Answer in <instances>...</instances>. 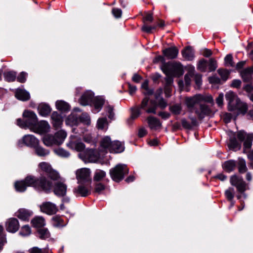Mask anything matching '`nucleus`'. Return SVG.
<instances>
[{
    "label": "nucleus",
    "mask_w": 253,
    "mask_h": 253,
    "mask_svg": "<svg viewBox=\"0 0 253 253\" xmlns=\"http://www.w3.org/2000/svg\"><path fill=\"white\" fill-rule=\"evenodd\" d=\"M225 98L228 101V108L230 111L235 112L236 116L240 114H245L248 110L247 104L242 102L235 93L229 91L225 94Z\"/></svg>",
    "instance_id": "nucleus-1"
},
{
    "label": "nucleus",
    "mask_w": 253,
    "mask_h": 253,
    "mask_svg": "<svg viewBox=\"0 0 253 253\" xmlns=\"http://www.w3.org/2000/svg\"><path fill=\"white\" fill-rule=\"evenodd\" d=\"M125 146L123 143L118 141H112L108 136L102 137L100 142V152L102 153L109 152L113 153H119L123 152Z\"/></svg>",
    "instance_id": "nucleus-2"
},
{
    "label": "nucleus",
    "mask_w": 253,
    "mask_h": 253,
    "mask_svg": "<svg viewBox=\"0 0 253 253\" xmlns=\"http://www.w3.org/2000/svg\"><path fill=\"white\" fill-rule=\"evenodd\" d=\"M24 181L27 187L32 186L40 191L48 192L51 189L52 186L51 182L47 181L43 177L38 178L34 176L29 175L27 176Z\"/></svg>",
    "instance_id": "nucleus-3"
},
{
    "label": "nucleus",
    "mask_w": 253,
    "mask_h": 253,
    "mask_svg": "<svg viewBox=\"0 0 253 253\" xmlns=\"http://www.w3.org/2000/svg\"><path fill=\"white\" fill-rule=\"evenodd\" d=\"M23 120H17V126L23 128H29L31 131L34 128L38 122L37 115L33 111L25 110L23 113Z\"/></svg>",
    "instance_id": "nucleus-4"
},
{
    "label": "nucleus",
    "mask_w": 253,
    "mask_h": 253,
    "mask_svg": "<svg viewBox=\"0 0 253 253\" xmlns=\"http://www.w3.org/2000/svg\"><path fill=\"white\" fill-rule=\"evenodd\" d=\"M128 172V169L124 164H118L110 170V176L112 179L116 182L122 180Z\"/></svg>",
    "instance_id": "nucleus-5"
},
{
    "label": "nucleus",
    "mask_w": 253,
    "mask_h": 253,
    "mask_svg": "<svg viewBox=\"0 0 253 253\" xmlns=\"http://www.w3.org/2000/svg\"><path fill=\"white\" fill-rule=\"evenodd\" d=\"M230 183L231 185L236 187L237 191L240 193L237 196L238 199L241 201L242 198H247V195L244 193L246 190V184L242 177L236 175L232 176L230 178Z\"/></svg>",
    "instance_id": "nucleus-6"
},
{
    "label": "nucleus",
    "mask_w": 253,
    "mask_h": 253,
    "mask_svg": "<svg viewBox=\"0 0 253 253\" xmlns=\"http://www.w3.org/2000/svg\"><path fill=\"white\" fill-rule=\"evenodd\" d=\"M103 154L95 152L92 149H86L84 152L79 154V157L84 163H95L103 157Z\"/></svg>",
    "instance_id": "nucleus-7"
},
{
    "label": "nucleus",
    "mask_w": 253,
    "mask_h": 253,
    "mask_svg": "<svg viewBox=\"0 0 253 253\" xmlns=\"http://www.w3.org/2000/svg\"><path fill=\"white\" fill-rule=\"evenodd\" d=\"M162 69L168 77H171L175 76L176 72L181 71L182 67L179 62H169L164 64Z\"/></svg>",
    "instance_id": "nucleus-8"
},
{
    "label": "nucleus",
    "mask_w": 253,
    "mask_h": 253,
    "mask_svg": "<svg viewBox=\"0 0 253 253\" xmlns=\"http://www.w3.org/2000/svg\"><path fill=\"white\" fill-rule=\"evenodd\" d=\"M76 178L78 183L89 182L91 178V170L88 168H81L76 171Z\"/></svg>",
    "instance_id": "nucleus-9"
},
{
    "label": "nucleus",
    "mask_w": 253,
    "mask_h": 253,
    "mask_svg": "<svg viewBox=\"0 0 253 253\" xmlns=\"http://www.w3.org/2000/svg\"><path fill=\"white\" fill-rule=\"evenodd\" d=\"M38 144H39V140L34 135L31 134L25 135L18 142V145L20 147L25 145L34 148Z\"/></svg>",
    "instance_id": "nucleus-10"
},
{
    "label": "nucleus",
    "mask_w": 253,
    "mask_h": 253,
    "mask_svg": "<svg viewBox=\"0 0 253 253\" xmlns=\"http://www.w3.org/2000/svg\"><path fill=\"white\" fill-rule=\"evenodd\" d=\"M237 135L240 141H245L244 143L245 150L251 147L253 140V134H247L244 131H240L238 132Z\"/></svg>",
    "instance_id": "nucleus-11"
},
{
    "label": "nucleus",
    "mask_w": 253,
    "mask_h": 253,
    "mask_svg": "<svg viewBox=\"0 0 253 253\" xmlns=\"http://www.w3.org/2000/svg\"><path fill=\"white\" fill-rule=\"evenodd\" d=\"M67 146L71 149L78 152H82L85 148L84 144L79 141L75 136H71L70 140L66 144Z\"/></svg>",
    "instance_id": "nucleus-12"
},
{
    "label": "nucleus",
    "mask_w": 253,
    "mask_h": 253,
    "mask_svg": "<svg viewBox=\"0 0 253 253\" xmlns=\"http://www.w3.org/2000/svg\"><path fill=\"white\" fill-rule=\"evenodd\" d=\"M41 211L49 215L55 214L58 211L56 206L50 202H45L40 206Z\"/></svg>",
    "instance_id": "nucleus-13"
},
{
    "label": "nucleus",
    "mask_w": 253,
    "mask_h": 253,
    "mask_svg": "<svg viewBox=\"0 0 253 253\" xmlns=\"http://www.w3.org/2000/svg\"><path fill=\"white\" fill-rule=\"evenodd\" d=\"M50 129V126L47 121H41L39 122H37L32 131L35 133L42 134L48 132Z\"/></svg>",
    "instance_id": "nucleus-14"
},
{
    "label": "nucleus",
    "mask_w": 253,
    "mask_h": 253,
    "mask_svg": "<svg viewBox=\"0 0 253 253\" xmlns=\"http://www.w3.org/2000/svg\"><path fill=\"white\" fill-rule=\"evenodd\" d=\"M94 93L90 90H87L81 97L79 103L83 106L91 105L94 99Z\"/></svg>",
    "instance_id": "nucleus-15"
},
{
    "label": "nucleus",
    "mask_w": 253,
    "mask_h": 253,
    "mask_svg": "<svg viewBox=\"0 0 253 253\" xmlns=\"http://www.w3.org/2000/svg\"><path fill=\"white\" fill-rule=\"evenodd\" d=\"M5 227L8 232L15 233L19 229V221L15 218H9L5 223Z\"/></svg>",
    "instance_id": "nucleus-16"
},
{
    "label": "nucleus",
    "mask_w": 253,
    "mask_h": 253,
    "mask_svg": "<svg viewBox=\"0 0 253 253\" xmlns=\"http://www.w3.org/2000/svg\"><path fill=\"white\" fill-rule=\"evenodd\" d=\"M67 192V185L62 181H57L55 183L54 192L58 196H64Z\"/></svg>",
    "instance_id": "nucleus-17"
},
{
    "label": "nucleus",
    "mask_w": 253,
    "mask_h": 253,
    "mask_svg": "<svg viewBox=\"0 0 253 253\" xmlns=\"http://www.w3.org/2000/svg\"><path fill=\"white\" fill-rule=\"evenodd\" d=\"M229 141L228 143L229 148L234 151L239 150L241 148V144L236 140L235 133L231 131L229 133Z\"/></svg>",
    "instance_id": "nucleus-18"
},
{
    "label": "nucleus",
    "mask_w": 253,
    "mask_h": 253,
    "mask_svg": "<svg viewBox=\"0 0 253 253\" xmlns=\"http://www.w3.org/2000/svg\"><path fill=\"white\" fill-rule=\"evenodd\" d=\"M52 120L51 123L55 129H58L61 127L63 124V118L57 112H53L51 116Z\"/></svg>",
    "instance_id": "nucleus-19"
},
{
    "label": "nucleus",
    "mask_w": 253,
    "mask_h": 253,
    "mask_svg": "<svg viewBox=\"0 0 253 253\" xmlns=\"http://www.w3.org/2000/svg\"><path fill=\"white\" fill-rule=\"evenodd\" d=\"M80 111V110L79 108H75L74 109L73 112L66 120V124L67 125L74 126L78 124L80 120L75 114V112Z\"/></svg>",
    "instance_id": "nucleus-20"
},
{
    "label": "nucleus",
    "mask_w": 253,
    "mask_h": 253,
    "mask_svg": "<svg viewBox=\"0 0 253 253\" xmlns=\"http://www.w3.org/2000/svg\"><path fill=\"white\" fill-rule=\"evenodd\" d=\"M104 103L105 99L103 96H98L94 98L91 104L94 107L95 113H98L101 110Z\"/></svg>",
    "instance_id": "nucleus-21"
},
{
    "label": "nucleus",
    "mask_w": 253,
    "mask_h": 253,
    "mask_svg": "<svg viewBox=\"0 0 253 253\" xmlns=\"http://www.w3.org/2000/svg\"><path fill=\"white\" fill-rule=\"evenodd\" d=\"M32 214V211L25 209H20L16 212V216L23 221H28Z\"/></svg>",
    "instance_id": "nucleus-22"
},
{
    "label": "nucleus",
    "mask_w": 253,
    "mask_h": 253,
    "mask_svg": "<svg viewBox=\"0 0 253 253\" xmlns=\"http://www.w3.org/2000/svg\"><path fill=\"white\" fill-rule=\"evenodd\" d=\"M38 110L40 115L45 117L51 113V108L48 104L41 103L38 105Z\"/></svg>",
    "instance_id": "nucleus-23"
},
{
    "label": "nucleus",
    "mask_w": 253,
    "mask_h": 253,
    "mask_svg": "<svg viewBox=\"0 0 253 253\" xmlns=\"http://www.w3.org/2000/svg\"><path fill=\"white\" fill-rule=\"evenodd\" d=\"M163 54L169 59H173L177 57L178 53V49L175 47H169L163 50Z\"/></svg>",
    "instance_id": "nucleus-24"
},
{
    "label": "nucleus",
    "mask_w": 253,
    "mask_h": 253,
    "mask_svg": "<svg viewBox=\"0 0 253 253\" xmlns=\"http://www.w3.org/2000/svg\"><path fill=\"white\" fill-rule=\"evenodd\" d=\"M147 122L149 127L152 130H157L161 128V123L160 121L153 117H149L147 119Z\"/></svg>",
    "instance_id": "nucleus-25"
},
{
    "label": "nucleus",
    "mask_w": 253,
    "mask_h": 253,
    "mask_svg": "<svg viewBox=\"0 0 253 253\" xmlns=\"http://www.w3.org/2000/svg\"><path fill=\"white\" fill-rule=\"evenodd\" d=\"M43 142L45 145L49 147L54 145H59L58 141L56 139L55 137L53 135H45L42 139Z\"/></svg>",
    "instance_id": "nucleus-26"
},
{
    "label": "nucleus",
    "mask_w": 253,
    "mask_h": 253,
    "mask_svg": "<svg viewBox=\"0 0 253 253\" xmlns=\"http://www.w3.org/2000/svg\"><path fill=\"white\" fill-rule=\"evenodd\" d=\"M198 94L191 97H186L185 99V104L187 108L189 109H192L195 104L200 102Z\"/></svg>",
    "instance_id": "nucleus-27"
},
{
    "label": "nucleus",
    "mask_w": 253,
    "mask_h": 253,
    "mask_svg": "<svg viewBox=\"0 0 253 253\" xmlns=\"http://www.w3.org/2000/svg\"><path fill=\"white\" fill-rule=\"evenodd\" d=\"M15 97L19 100L26 101L30 99V95L29 93L25 89L18 88L15 92Z\"/></svg>",
    "instance_id": "nucleus-28"
},
{
    "label": "nucleus",
    "mask_w": 253,
    "mask_h": 253,
    "mask_svg": "<svg viewBox=\"0 0 253 253\" xmlns=\"http://www.w3.org/2000/svg\"><path fill=\"white\" fill-rule=\"evenodd\" d=\"M55 106L57 109L63 112H68L70 109L69 104L63 100H57L55 103Z\"/></svg>",
    "instance_id": "nucleus-29"
},
{
    "label": "nucleus",
    "mask_w": 253,
    "mask_h": 253,
    "mask_svg": "<svg viewBox=\"0 0 253 253\" xmlns=\"http://www.w3.org/2000/svg\"><path fill=\"white\" fill-rule=\"evenodd\" d=\"M210 112V109L205 105H201L199 110L196 111V113L200 119H203L205 116L209 115Z\"/></svg>",
    "instance_id": "nucleus-30"
},
{
    "label": "nucleus",
    "mask_w": 253,
    "mask_h": 253,
    "mask_svg": "<svg viewBox=\"0 0 253 253\" xmlns=\"http://www.w3.org/2000/svg\"><path fill=\"white\" fill-rule=\"evenodd\" d=\"M74 192L83 197H85L90 193V190L86 186L80 184L75 189Z\"/></svg>",
    "instance_id": "nucleus-31"
},
{
    "label": "nucleus",
    "mask_w": 253,
    "mask_h": 253,
    "mask_svg": "<svg viewBox=\"0 0 253 253\" xmlns=\"http://www.w3.org/2000/svg\"><path fill=\"white\" fill-rule=\"evenodd\" d=\"M183 57L187 60H192L194 58V52L190 46L187 47L182 51Z\"/></svg>",
    "instance_id": "nucleus-32"
},
{
    "label": "nucleus",
    "mask_w": 253,
    "mask_h": 253,
    "mask_svg": "<svg viewBox=\"0 0 253 253\" xmlns=\"http://www.w3.org/2000/svg\"><path fill=\"white\" fill-rule=\"evenodd\" d=\"M33 226L36 228H40L45 225L44 219L42 216H36L31 220Z\"/></svg>",
    "instance_id": "nucleus-33"
},
{
    "label": "nucleus",
    "mask_w": 253,
    "mask_h": 253,
    "mask_svg": "<svg viewBox=\"0 0 253 253\" xmlns=\"http://www.w3.org/2000/svg\"><path fill=\"white\" fill-rule=\"evenodd\" d=\"M195 68L194 66H188V72L185 76V82L187 85H190L191 83V78L193 77L194 75Z\"/></svg>",
    "instance_id": "nucleus-34"
},
{
    "label": "nucleus",
    "mask_w": 253,
    "mask_h": 253,
    "mask_svg": "<svg viewBox=\"0 0 253 253\" xmlns=\"http://www.w3.org/2000/svg\"><path fill=\"white\" fill-rule=\"evenodd\" d=\"M35 153L40 157H44L49 154V151L42 147L37 145L34 148Z\"/></svg>",
    "instance_id": "nucleus-35"
},
{
    "label": "nucleus",
    "mask_w": 253,
    "mask_h": 253,
    "mask_svg": "<svg viewBox=\"0 0 253 253\" xmlns=\"http://www.w3.org/2000/svg\"><path fill=\"white\" fill-rule=\"evenodd\" d=\"M236 163L233 160H229L224 163L222 165L224 169L230 172L234 169L236 167Z\"/></svg>",
    "instance_id": "nucleus-36"
},
{
    "label": "nucleus",
    "mask_w": 253,
    "mask_h": 253,
    "mask_svg": "<svg viewBox=\"0 0 253 253\" xmlns=\"http://www.w3.org/2000/svg\"><path fill=\"white\" fill-rule=\"evenodd\" d=\"M252 74L251 69H250L249 68L245 69L241 72V76L245 82H250Z\"/></svg>",
    "instance_id": "nucleus-37"
},
{
    "label": "nucleus",
    "mask_w": 253,
    "mask_h": 253,
    "mask_svg": "<svg viewBox=\"0 0 253 253\" xmlns=\"http://www.w3.org/2000/svg\"><path fill=\"white\" fill-rule=\"evenodd\" d=\"M54 136L56 139L58 141V143L59 145L64 141L67 136V133L64 130H61L55 133Z\"/></svg>",
    "instance_id": "nucleus-38"
},
{
    "label": "nucleus",
    "mask_w": 253,
    "mask_h": 253,
    "mask_svg": "<svg viewBox=\"0 0 253 253\" xmlns=\"http://www.w3.org/2000/svg\"><path fill=\"white\" fill-rule=\"evenodd\" d=\"M14 187L16 191L19 192H24L27 187L24 180L15 182Z\"/></svg>",
    "instance_id": "nucleus-39"
},
{
    "label": "nucleus",
    "mask_w": 253,
    "mask_h": 253,
    "mask_svg": "<svg viewBox=\"0 0 253 253\" xmlns=\"http://www.w3.org/2000/svg\"><path fill=\"white\" fill-rule=\"evenodd\" d=\"M54 152L57 156L62 158H68L70 155L69 152L61 148L54 149Z\"/></svg>",
    "instance_id": "nucleus-40"
},
{
    "label": "nucleus",
    "mask_w": 253,
    "mask_h": 253,
    "mask_svg": "<svg viewBox=\"0 0 253 253\" xmlns=\"http://www.w3.org/2000/svg\"><path fill=\"white\" fill-rule=\"evenodd\" d=\"M16 77V73L13 71H7L4 73V79L7 82L14 81Z\"/></svg>",
    "instance_id": "nucleus-41"
},
{
    "label": "nucleus",
    "mask_w": 253,
    "mask_h": 253,
    "mask_svg": "<svg viewBox=\"0 0 253 253\" xmlns=\"http://www.w3.org/2000/svg\"><path fill=\"white\" fill-rule=\"evenodd\" d=\"M238 169L240 173H244L247 170L246 163L244 159L241 158L238 159Z\"/></svg>",
    "instance_id": "nucleus-42"
},
{
    "label": "nucleus",
    "mask_w": 253,
    "mask_h": 253,
    "mask_svg": "<svg viewBox=\"0 0 253 253\" xmlns=\"http://www.w3.org/2000/svg\"><path fill=\"white\" fill-rule=\"evenodd\" d=\"M105 110L109 119L112 120L115 118V113L114 112V108L112 106L108 105L105 108Z\"/></svg>",
    "instance_id": "nucleus-43"
},
{
    "label": "nucleus",
    "mask_w": 253,
    "mask_h": 253,
    "mask_svg": "<svg viewBox=\"0 0 253 253\" xmlns=\"http://www.w3.org/2000/svg\"><path fill=\"white\" fill-rule=\"evenodd\" d=\"M226 197L228 200L232 202L231 206L234 205V203L232 202V200L234 196V189L233 188H229L227 189L225 192Z\"/></svg>",
    "instance_id": "nucleus-44"
},
{
    "label": "nucleus",
    "mask_w": 253,
    "mask_h": 253,
    "mask_svg": "<svg viewBox=\"0 0 253 253\" xmlns=\"http://www.w3.org/2000/svg\"><path fill=\"white\" fill-rule=\"evenodd\" d=\"M53 225L55 227H60L66 225V223H63V220L59 216H54L52 217Z\"/></svg>",
    "instance_id": "nucleus-45"
},
{
    "label": "nucleus",
    "mask_w": 253,
    "mask_h": 253,
    "mask_svg": "<svg viewBox=\"0 0 253 253\" xmlns=\"http://www.w3.org/2000/svg\"><path fill=\"white\" fill-rule=\"evenodd\" d=\"M39 167L42 170L44 171L46 173L48 172H50L52 169L51 166L48 163L44 162L40 163L39 165Z\"/></svg>",
    "instance_id": "nucleus-46"
},
{
    "label": "nucleus",
    "mask_w": 253,
    "mask_h": 253,
    "mask_svg": "<svg viewBox=\"0 0 253 253\" xmlns=\"http://www.w3.org/2000/svg\"><path fill=\"white\" fill-rule=\"evenodd\" d=\"M39 237L42 239H45L49 237L50 233L46 228L41 229L38 230Z\"/></svg>",
    "instance_id": "nucleus-47"
},
{
    "label": "nucleus",
    "mask_w": 253,
    "mask_h": 253,
    "mask_svg": "<svg viewBox=\"0 0 253 253\" xmlns=\"http://www.w3.org/2000/svg\"><path fill=\"white\" fill-rule=\"evenodd\" d=\"M105 175L106 173L103 170L100 169L96 170L94 174V179L96 181L101 180Z\"/></svg>",
    "instance_id": "nucleus-48"
},
{
    "label": "nucleus",
    "mask_w": 253,
    "mask_h": 253,
    "mask_svg": "<svg viewBox=\"0 0 253 253\" xmlns=\"http://www.w3.org/2000/svg\"><path fill=\"white\" fill-rule=\"evenodd\" d=\"M31 233V230L29 225L23 226L21 229L19 233L20 235L22 236L25 237L29 236Z\"/></svg>",
    "instance_id": "nucleus-49"
},
{
    "label": "nucleus",
    "mask_w": 253,
    "mask_h": 253,
    "mask_svg": "<svg viewBox=\"0 0 253 253\" xmlns=\"http://www.w3.org/2000/svg\"><path fill=\"white\" fill-rule=\"evenodd\" d=\"M170 111L175 115L179 114L181 111L182 108L180 104H175L169 107Z\"/></svg>",
    "instance_id": "nucleus-50"
},
{
    "label": "nucleus",
    "mask_w": 253,
    "mask_h": 253,
    "mask_svg": "<svg viewBox=\"0 0 253 253\" xmlns=\"http://www.w3.org/2000/svg\"><path fill=\"white\" fill-rule=\"evenodd\" d=\"M107 121L106 118H99L97 123V126L99 129H104L107 126Z\"/></svg>",
    "instance_id": "nucleus-51"
},
{
    "label": "nucleus",
    "mask_w": 253,
    "mask_h": 253,
    "mask_svg": "<svg viewBox=\"0 0 253 253\" xmlns=\"http://www.w3.org/2000/svg\"><path fill=\"white\" fill-rule=\"evenodd\" d=\"M79 120L84 125H89L90 124V117L86 113L82 114Z\"/></svg>",
    "instance_id": "nucleus-52"
},
{
    "label": "nucleus",
    "mask_w": 253,
    "mask_h": 253,
    "mask_svg": "<svg viewBox=\"0 0 253 253\" xmlns=\"http://www.w3.org/2000/svg\"><path fill=\"white\" fill-rule=\"evenodd\" d=\"M207 61L204 59L200 60L197 65V68L201 71H205L207 68Z\"/></svg>",
    "instance_id": "nucleus-53"
},
{
    "label": "nucleus",
    "mask_w": 253,
    "mask_h": 253,
    "mask_svg": "<svg viewBox=\"0 0 253 253\" xmlns=\"http://www.w3.org/2000/svg\"><path fill=\"white\" fill-rule=\"evenodd\" d=\"M198 95L200 96V97H199L200 102L202 101H205L209 103H212L213 102V98L212 96L210 95H204L201 94H198Z\"/></svg>",
    "instance_id": "nucleus-54"
},
{
    "label": "nucleus",
    "mask_w": 253,
    "mask_h": 253,
    "mask_svg": "<svg viewBox=\"0 0 253 253\" xmlns=\"http://www.w3.org/2000/svg\"><path fill=\"white\" fill-rule=\"evenodd\" d=\"M47 175L52 180H57L59 178V175L58 172L52 170L51 169L50 172H48Z\"/></svg>",
    "instance_id": "nucleus-55"
},
{
    "label": "nucleus",
    "mask_w": 253,
    "mask_h": 253,
    "mask_svg": "<svg viewBox=\"0 0 253 253\" xmlns=\"http://www.w3.org/2000/svg\"><path fill=\"white\" fill-rule=\"evenodd\" d=\"M131 119H135L137 118L140 114V110L137 107H133L131 109Z\"/></svg>",
    "instance_id": "nucleus-56"
},
{
    "label": "nucleus",
    "mask_w": 253,
    "mask_h": 253,
    "mask_svg": "<svg viewBox=\"0 0 253 253\" xmlns=\"http://www.w3.org/2000/svg\"><path fill=\"white\" fill-rule=\"evenodd\" d=\"M218 73L224 81H226L228 79L229 75V72L226 70L219 69L218 70Z\"/></svg>",
    "instance_id": "nucleus-57"
},
{
    "label": "nucleus",
    "mask_w": 253,
    "mask_h": 253,
    "mask_svg": "<svg viewBox=\"0 0 253 253\" xmlns=\"http://www.w3.org/2000/svg\"><path fill=\"white\" fill-rule=\"evenodd\" d=\"M225 64L226 66L233 67L234 66L232 61V56L230 54L227 55L224 58Z\"/></svg>",
    "instance_id": "nucleus-58"
},
{
    "label": "nucleus",
    "mask_w": 253,
    "mask_h": 253,
    "mask_svg": "<svg viewBox=\"0 0 253 253\" xmlns=\"http://www.w3.org/2000/svg\"><path fill=\"white\" fill-rule=\"evenodd\" d=\"M112 12L114 17L116 18H120L122 14V10L118 8H113L112 9Z\"/></svg>",
    "instance_id": "nucleus-59"
},
{
    "label": "nucleus",
    "mask_w": 253,
    "mask_h": 253,
    "mask_svg": "<svg viewBox=\"0 0 253 253\" xmlns=\"http://www.w3.org/2000/svg\"><path fill=\"white\" fill-rule=\"evenodd\" d=\"M27 74L26 72H22L17 77V80L20 83H24L26 80Z\"/></svg>",
    "instance_id": "nucleus-60"
},
{
    "label": "nucleus",
    "mask_w": 253,
    "mask_h": 253,
    "mask_svg": "<svg viewBox=\"0 0 253 253\" xmlns=\"http://www.w3.org/2000/svg\"><path fill=\"white\" fill-rule=\"evenodd\" d=\"M234 116L231 113H225L223 116V119L225 123H229L232 118H233Z\"/></svg>",
    "instance_id": "nucleus-61"
},
{
    "label": "nucleus",
    "mask_w": 253,
    "mask_h": 253,
    "mask_svg": "<svg viewBox=\"0 0 253 253\" xmlns=\"http://www.w3.org/2000/svg\"><path fill=\"white\" fill-rule=\"evenodd\" d=\"M84 140L85 142L88 143L94 144L95 140L90 134H87L84 137Z\"/></svg>",
    "instance_id": "nucleus-62"
},
{
    "label": "nucleus",
    "mask_w": 253,
    "mask_h": 253,
    "mask_svg": "<svg viewBox=\"0 0 253 253\" xmlns=\"http://www.w3.org/2000/svg\"><path fill=\"white\" fill-rule=\"evenodd\" d=\"M105 189V186L101 183H97L95 186V191L98 193H101Z\"/></svg>",
    "instance_id": "nucleus-63"
},
{
    "label": "nucleus",
    "mask_w": 253,
    "mask_h": 253,
    "mask_svg": "<svg viewBox=\"0 0 253 253\" xmlns=\"http://www.w3.org/2000/svg\"><path fill=\"white\" fill-rule=\"evenodd\" d=\"M196 84L198 86H200L202 84V77L200 74H194L193 76Z\"/></svg>",
    "instance_id": "nucleus-64"
}]
</instances>
